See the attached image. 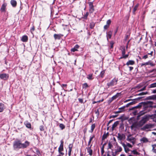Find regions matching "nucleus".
<instances>
[{
	"label": "nucleus",
	"instance_id": "1",
	"mask_svg": "<svg viewBox=\"0 0 156 156\" xmlns=\"http://www.w3.org/2000/svg\"><path fill=\"white\" fill-rule=\"evenodd\" d=\"M30 142L27 140L25 141L24 143H22L21 141L17 140L15 141L13 143L14 150L17 151L21 148H25L29 146Z\"/></svg>",
	"mask_w": 156,
	"mask_h": 156
},
{
	"label": "nucleus",
	"instance_id": "2",
	"mask_svg": "<svg viewBox=\"0 0 156 156\" xmlns=\"http://www.w3.org/2000/svg\"><path fill=\"white\" fill-rule=\"evenodd\" d=\"M151 103L150 101H147L146 102H141L139 103L138 105L136 106L133 107L132 109L133 110L135 108H138L141 107L142 106L144 109V111H141L140 112V115H142L147 112V109L150 108L148 105L147 104L150 103Z\"/></svg>",
	"mask_w": 156,
	"mask_h": 156
},
{
	"label": "nucleus",
	"instance_id": "3",
	"mask_svg": "<svg viewBox=\"0 0 156 156\" xmlns=\"http://www.w3.org/2000/svg\"><path fill=\"white\" fill-rule=\"evenodd\" d=\"M122 150V148L121 146L117 145L115 147L114 150L115 152H113V150H112V156H116L118 155L120 152H121Z\"/></svg>",
	"mask_w": 156,
	"mask_h": 156
},
{
	"label": "nucleus",
	"instance_id": "4",
	"mask_svg": "<svg viewBox=\"0 0 156 156\" xmlns=\"http://www.w3.org/2000/svg\"><path fill=\"white\" fill-rule=\"evenodd\" d=\"M120 49L122 53V56H121L120 58H119V59H122V58H124L126 59L129 56V54H126L125 55L126 53V49L125 46H121L120 47Z\"/></svg>",
	"mask_w": 156,
	"mask_h": 156
},
{
	"label": "nucleus",
	"instance_id": "5",
	"mask_svg": "<svg viewBox=\"0 0 156 156\" xmlns=\"http://www.w3.org/2000/svg\"><path fill=\"white\" fill-rule=\"evenodd\" d=\"M148 120V117L147 116H144L142 119L137 123V126L139 127H141Z\"/></svg>",
	"mask_w": 156,
	"mask_h": 156
},
{
	"label": "nucleus",
	"instance_id": "6",
	"mask_svg": "<svg viewBox=\"0 0 156 156\" xmlns=\"http://www.w3.org/2000/svg\"><path fill=\"white\" fill-rule=\"evenodd\" d=\"M118 80L115 78H114L111 82L107 83V88H109L110 87H112L116 85L117 83Z\"/></svg>",
	"mask_w": 156,
	"mask_h": 156
},
{
	"label": "nucleus",
	"instance_id": "7",
	"mask_svg": "<svg viewBox=\"0 0 156 156\" xmlns=\"http://www.w3.org/2000/svg\"><path fill=\"white\" fill-rule=\"evenodd\" d=\"M154 125L152 124H146L141 129L143 130H145L147 129H149L153 127Z\"/></svg>",
	"mask_w": 156,
	"mask_h": 156
},
{
	"label": "nucleus",
	"instance_id": "8",
	"mask_svg": "<svg viewBox=\"0 0 156 156\" xmlns=\"http://www.w3.org/2000/svg\"><path fill=\"white\" fill-rule=\"evenodd\" d=\"M117 137L118 140L121 141L122 140H124L125 139L126 136L123 133L121 134L118 133Z\"/></svg>",
	"mask_w": 156,
	"mask_h": 156
},
{
	"label": "nucleus",
	"instance_id": "9",
	"mask_svg": "<svg viewBox=\"0 0 156 156\" xmlns=\"http://www.w3.org/2000/svg\"><path fill=\"white\" fill-rule=\"evenodd\" d=\"M9 78V75L6 73L0 74V78L4 80H6Z\"/></svg>",
	"mask_w": 156,
	"mask_h": 156
},
{
	"label": "nucleus",
	"instance_id": "10",
	"mask_svg": "<svg viewBox=\"0 0 156 156\" xmlns=\"http://www.w3.org/2000/svg\"><path fill=\"white\" fill-rule=\"evenodd\" d=\"M89 11L90 13H92L94 11V7L93 5V3L92 2H89Z\"/></svg>",
	"mask_w": 156,
	"mask_h": 156
},
{
	"label": "nucleus",
	"instance_id": "11",
	"mask_svg": "<svg viewBox=\"0 0 156 156\" xmlns=\"http://www.w3.org/2000/svg\"><path fill=\"white\" fill-rule=\"evenodd\" d=\"M126 140L132 143L133 144H134L135 142L136 139L134 137H129V138H127Z\"/></svg>",
	"mask_w": 156,
	"mask_h": 156
},
{
	"label": "nucleus",
	"instance_id": "12",
	"mask_svg": "<svg viewBox=\"0 0 156 156\" xmlns=\"http://www.w3.org/2000/svg\"><path fill=\"white\" fill-rule=\"evenodd\" d=\"M60 144L58 148V152H62L63 151V143L64 141L63 140H61L60 141Z\"/></svg>",
	"mask_w": 156,
	"mask_h": 156
},
{
	"label": "nucleus",
	"instance_id": "13",
	"mask_svg": "<svg viewBox=\"0 0 156 156\" xmlns=\"http://www.w3.org/2000/svg\"><path fill=\"white\" fill-rule=\"evenodd\" d=\"M92 146V144H91L90 146H88L86 148V149L87 150V152L90 156H91L93 154V150L91 149Z\"/></svg>",
	"mask_w": 156,
	"mask_h": 156
},
{
	"label": "nucleus",
	"instance_id": "14",
	"mask_svg": "<svg viewBox=\"0 0 156 156\" xmlns=\"http://www.w3.org/2000/svg\"><path fill=\"white\" fill-rule=\"evenodd\" d=\"M7 5V3L5 2H4L3 4L0 9V11L1 12H5L6 11V8Z\"/></svg>",
	"mask_w": 156,
	"mask_h": 156
},
{
	"label": "nucleus",
	"instance_id": "15",
	"mask_svg": "<svg viewBox=\"0 0 156 156\" xmlns=\"http://www.w3.org/2000/svg\"><path fill=\"white\" fill-rule=\"evenodd\" d=\"M125 111V107L122 106L121 108H118V111H117L114 112V113L115 114H118L121 113Z\"/></svg>",
	"mask_w": 156,
	"mask_h": 156
},
{
	"label": "nucleus",
	"instance_id": "16",
	"mask_svg": "<svg viewBox=\"0 0 156 156\" xmlns=\"http://www.w3.org/2000/svg\"><path fill=\"white\" fill-rule=\"evenodd\" d=\"M73 147V144H70L68 147L69 151H68V155L69 156H70L71 155V151H72V148Z\"/></svg>",
	"mask_w": 156,
	"mask_h": 156
},
{
	"label": "nucleus",
	"instance_id": "17",
	"mask_svg": "<svg viewBox=\"0 0 156 156\" xmlns=\"http://www.w3.org/2000/svg\"><path fill=\"white\" fill-rule=\"evenodd\" d=\"M80 47L79 46L78 44H76L73 48H72L71 49V52H74L76 51H78L77 49Z\"/></svg>",
	"mask_w": 156,
	"mask_h": 156
},
{
	"label": "nucleus",
	"instance_id": "18",
	"mask_svg": "<svg viewBox=\"0 0 156 156\" xmlns=\"http://www.w3.org/2000/svg\"><path fill=\"white\" fill-rule=\"evenodd\" d=\"M28 40V37L27 35L23 36L21 39V40L23 42H26Z\"/></svg>",
	"mask_w": 156,
	"mask_h": 156
},
{
	"label": "nucleus",
	"instance_id": "19",
	"mask_svg": "<svg viewBox=\"0 0 156 156\" xmlns=\"http://www.w3.org/2000/svg\"><path fill=\"white\" fill-rule=\"evenodd\" d=\"M62 35L61 34H55L54 35V37L55 40L58 39L60 40L61 38V37Z\"/></svg>",
	"mask_w": 156,
	"mask_h": 156
},
{
	"label": "nucleus",
	"instance_id": "20",
	"mask_svg": "<svg viewBox=\"0 0 156 156\" xmlns=\"http://www.w3.org/2000/svg\"><path fill=\"white\" fill-rule=\"evenodd\" d=\"M141 143H146L148 142V139L145 137H143L140 139Z\"/></svg>",
	"mask_w": 156,
	"mask_h": 156
},
{
	"label": "nucleus",
	"instance_id": "21",
	"mask_svg": "<svg viewBox=\"0 0 156 156\" xmlns=\"http://www.w3.org/2000/svg\"><path fill=\"white\" fill-rule=\"evenodd\" d=\"M119 121H116L112 125V130L113 131L114 129L119 124Z\"/></svg>",
	"mask_w": 156,
	"mask_h": 156
},
{
	"label": "nucleus",
	"instance_id": "22",
	"mask_svg": "<svg viewBox=\"0 0 156 156\" xmlns=\"http://www.w3.org/2000/svg\"><path fill=\"white\" fill-rule=\"evenodd\" d=\"M135 64V62L133 60H130L127 62L126 65L129 66V65H132Z\"/></svg>",
	"mask_w": 156,
	"mask_h": 156
},
{
	"label": "nucleus",
	"instance_id": "23",
	"mask_svg": "<svg viewBox=\"0 0 156 156\" xmlns=\"http://www.w3.org/2000/svg\"><path fill=\"white\" fill-rule=\"evenodd\" d=\"M10 3L14 7H16L17 5V2L16 0H11L10 1Z\"/></svg>",
	"mask_w": 156,
	"mask_h": 156
},
{
	"label": "nucleus",
	"instance_id": "24",
	"mask_svg": "<svg viewBox=\"0 0 156 156\" xmlns=\"http://www.w3.org/2000/svg\"><path fill=\"white\" fill-rule=\"evenodd\" d=\"M122 145L126 153H127L130 150L124 143H122Z\"/></svg>",
	"mask_w": 156,
	"mask_h": 156
},
{
	"label": "nucleus",
	"instance_id": "25",
	"mask_svg": "<svg viewBox=\"0 0 156 156\" xmlns=\"http://www.w3.org/2000/svg\"><path fill=\"white\" fill-rule=\"evenodd\" d=\"M147 99L148 100H155L156 99V95L148 96L147 97Z\"/></svg>",
	"mask_w": 156,
	"mask_h": 156
},
{
	"label": "nucleus",
	"instance_id": "26",
	"mask_svg": "<svg viewBox=\"0 0 156 156\" xmlns=\"http://www.w3.org/2000/svg\"><path fill=\"white\" fill-rule=\"evenodd\" d=\"M24 124L28 128H31V125L30 123L28 121H26L25 122Z\"/></svg>",
	"mask_w": 156,
	"mask_h": 156
},
{
	"label": "nucleus",
	"instance_id": "27",
	"mask_svg": "<svg viewBox=\"0 0 156 156\" xmlns=\"http://www.w3.org/2000/svg\"><path fill=\"white\" fill-rule=\"evenodd\" d=\"M107 39L108 40V38H111L112 37V31H109L108 32H107Z\"/></svg>",
	"mask_w": 156,
	"mask_h": 156
},
{
	"label": "nucleus",
	"instance_id": "28",
	"mask_svg": "<svg viewBox=\"0 0 156 156\" xmlns=\"http://www.w3.org/2000/svg\"><path fill=\"white\" fill-rule=\"evenodd\" d=\"M124 129V125L122 122H121L119 124V130L121 131H122Z\"/></svg>",
	"mask_w": 156,
	"mask_h": 156
},
{
	"label": "nucleus",
	"instance_id": "29",
	"mask_svg": "<svg viewBox=\"0 0 156 156\" xmlns=\"http://www.w3.org/2000/svg\"><path fill=\"white\" fill-rule=\"evenodd\" d=\"M4 105L2 103H0V112H2L4 109Z\"/></svg>",
	"mask_w": 156,
	"mask_h": 156
},
{
	"label": "nucleus",
	"instance_id": "30",
	"mask_svg": "<svg viewBox=\"0 0 156 156\" xmlns=\"http://www.w3.org/2000/svg\"><path fill=\"white\" fill-rule=\"evenodd\" d=\"M108 136V133H105L102 136V140H105L106 139Z\"/></svg>",
	"mask_w": 156,
	"mask_h": 156
},
{
	"label": "nucleus",
	"instance_id": "31",
	"mask_svg": "<svg viewBox=\"0 0 156 156\" xmlns=\"http://www.w3.org/2000/svg\"><path fill=\"white\" fill-rule=\"evenodd\" d=\"M121 93H117L114 96H113L112 97V98L114 100H115L119 96V95H120Z\"/></svg>",
	"mask_w": 156,
	"mask_h": 156
},
{
	"label": "nucleus",
	"instance_id": "32",
	"mask_svg": "<svg viewBox=\"0 0 156 156\" xmlns=\"http://www.w3.org/2000/svg\"><path fill=\"white\" fill-rule=\"evenodd\" d=\"M94 137V135H93L92 136H90V137L89 140V141L88 142V145H87L88 146H90V144L91 142V141L92 140H93V138Z\"/></svg>",
	"mask_w": 156,
	"mask_h": 156
},
{
	"label": "nucleus",
	"instance_id": "33",
	"mask_svg": "<svg viewBox=\"0 0 156 156\" xmlns=\"http://www.w3.org/2000/svg\"><path fill=\"white\" fill-rule=\"evenodd\" d=\"M95 127V124H93L91 126V131L90 132L92 133Z\"/></svg>",
	"mask_w": 156,
	"mask_h": 156
},
{
	"label": "nucleus",
	"instance_id": "34",
	"mask_svg": "<svg viewBox=\"0 0 156 156\" xmlns=\"http://www.w3.org/2000/svg\"><path fill=\"white\" fill-rule=\"evenodd\" d=\"M59 127L61 130H63L65 128V126L63 124L60 123L59 125Z\"/></svg>",
	"mask_w": 156,
	"mask_h": 156
},
{
	"label": "nucleus",
	"instance_id": "35",
	"mask_svg": "<svg viewBox=\"0 0 156 156\" xmlns=\"http://www.w3.org/2000/svg\"><path fill=\"white\" fill-rule=\"evenodd\" d=\"M138 4H137L133 8V13H134L137 10V9L138 7Z\"/></svg>",
	"mask_w": 156,
	"mask_h": 156
},
{
	"label": "nucleus",
	"instance_id": "36",
	"mask_svg": "<svg viewBox=\"0 0 156 156\" xmlns=\"http://www.w3.org/2000/svg\"><path fill=\"white\" fill-rule=\"evenodd\" d=\"M152 146L153 147L152 151L153 152L156 153V144L153 145Z\"/></svg>",
	"mask_w": 156,
	"mask_h": 156
},
{
	"label": "nucleus",
	"instance_id": "37",
	"mask_svg": "<svg viewBox=\"0 0 156 156\" xmlns=\"http://www.w3.org/2000/svg\"><path fill=\"white\" fill-rule=\"evenodd\" d=\"M147 93H148V92H142L138 94H136V96L143 95L146 94Z\"/></svg>",
	"mask_w": 156,
	"mask_h": 156
},
{
	"label": "nucleus",
	"instance_id": "38",
	"mask_svg": "<svg viewBox=\"0 0 156 156\" xmlns=\"http://www.w3.org/2000/svg\"><path fill=\"white\" fill-rule=\"evenodd\" d=\"M92 74H90L88 75L87 76V78L90 80H91L93 79L92 78Z\"/></svg>",
	"mask_w": 156,
	"mask_h": 156
},
{
	"label": "nucleus",
	"instance_id": "39",
	"mask_svg": "<svg viewBox=\"0 0 156 156\" xmlns=\"http://www.w3.org/2000/svg\"><path fill=\"white\" fill-rule=\"evenodd\" d=\"M156 87V82L150 84L149 86L150 88H154Z\"/></svg>",
	"mask_w": 156,
	"mask_h": 156
},
{
	"label": "nucleus",
	"instance_id": "40",
	"mask_svg": "<svg viewBox=\"0 0 156 156\" xmlns=\"http://www.w3.org/2000/svg\"><path fill=\"white\" fill-rule=\"evenodd\" d=\"M95 26V23L94 22H91L90 25V28L93 29Z\"/></svg>",
	"mask_w": 156,
	"mask_h": 156
},
{
	"label": "nucleus",
	"instance_id": "41",
	"mask_svg": "<svg viewBox=\"0 0 156 156\" xmlns=\"http://www.w3.org/2000/svg\"><path fill=\"white\" fill-rule=\"evenodd\" d=\"M148 65H150L151 66H155V64L152 62H151V61L150 60L148 61Z\"/></svg>",
	"mask_w": 156,
	"mask_h": 156
},
{
	"label": "nucleus",
	"instance_id": "42",
	"mask_svg": "<svg viewBox=\"0 0 156 156\" xmlns=\"http://www.w3.org/2000/svg\"><path fill=\"white\" fill-rule=\"evenodd\" d=\"M88 85L87 83H85L83 84V88L86 89L88 87Z\"/></svg>",
	"mask_w": 156,
	"mask_h": 156
},
{
	"label": "nucleus",
	"instance_id": "43",
	"mask_svg": "<svg viewBox=\"0 0 156 156\" xmlns=\"http://www.w3.org/2000/svg\"><path fill=\"white\" fill-rule=\"evenodd\" d=\"M113 147V146L112 144L111 143V142H109L108 143V149H111Z\"/></svg>",
	"mask_w": 156,
	"mask_h": 156
},
{
	"label": "nucleus",
	"instance_id": "44",
	"mask_svg": "<svg viewBox=\"0 0 156 156\" xmlns=\"http://www.w3.org/2000/svg\"><path fill=\"white\" fill-rule=\"evenodd\" d=\"M88 14H89L88 12H87L85 14H84V15L83 16V18L84 19H87V16H88Z\"/></svg>",
	"mask_w": 156,
	"mask_h": 156
},
{
	"label": "nucleus",
	"instance_id": "45",
	"mask_svg": "<svg viewBox=\"0 0 156 156\" xmlns=\"http://www.w3.org/2000/svg\"><path fill=\"white\" fill-rule=\"evenodd\" d=\"M132 153L134 154H139V153L136 150H134L131 151Z\"/></svg>",
	"mask_w": 156,
	"mask_h": 156
},
{
	"label": "nucleus",
	"instance_id": "46",
	"mask_svg": "<svg viewBox=\"0 0 156 156\" xmlns=\"http://www.w3.org/2000/svg\"><path fill=\"white\" fill-rule=\"evenodd\" d=\"M105 73V71L104 70L102 71L100 74V76L101 78H103L104 76V75Z\"/></svg>",
	"mask_w": 156,
	"mask_h": 156
},
{
	"label": "nucleus",
	"instance_id": "47",
	"mask_svg": "<svg viewBox=\"0 0 156 156\" xmlns=\"http://www.w3.org/2000/svg\"><path fill=\"white\" fill-rule=\"evenodd\" d=\"M104 148L103 147V146H102L101 148V154L102 155H103V154L104 153L105 151L104 150Z\"/></svg>",
	"mask_w": 156,
	"mask_h": 156
},
{
	"label": "nucleus",
	"instance_id": "48",
	"mask_svg": "<svg viewBox=\"0 0 156 156\" xmlns=\"http://www.w3.org/2000/svg\"><path fill=\"white\" fill-rule=\"evenodd\" d=\"M111 20H108L107 22H106V25L109 26L110 25V24L111 23Z\"/></svg>",
	"mask_w": 156,
	"mask_h": 156
},
{
	"label": "nucleus",
	"instance_id": "49",
	"mask_svg": "<svg viewBox=\"0 0 156 156\" xmlns=\"http://www.w3.org/2000/svg\"><path fill=\"white\" fill-rule=\"evenodd\" d=\"M40 129L41 131H44V126L43 125L40 126Z\"/></svg>",
	"mask_w": 156,
	"mask_h": 156
},
{
	"label": "nucleus",
	"instance_id": "50",
	"mask_svg": "<svg viewBox=\"0 0 156 156\" xmlns=\"http://www.w3.org/2000/svg\"><path fill=\"white\" fill-rule=\"evenodd\" d=\"M35 30V27L34 26H33L30 29V32L32 33H33V32Z\"/></svg>",
	"mask_w": 156,
	"mask_h": 156
},
{
	"label": "nucleus",
	"instance_id": "51",
	"mask_svg": "<svg viewBox=\"0 0 156 156\" xmlns=\"http://www.w3.org/2000/svg\"><path fill=\"white\" fill-rule=\"evenodd\" d=\"M147 65H148V62L144 63H142L141 65V66H146Z\"/></svg>",
	"mask_w": 156,
	"mask_h": 156
},
{
	"label": "nucleus",
	"instance_id": "52",
	"mask_svg": "<svg viewBox=\"0 0 156 156\" xmlns=\"http://www.w3.org/2000/svg\"><path fill=\"white\" fill-rule=\"evenodd\" d=\"M113 101V99L111 98H110L108 100V104L111 103L112 101Z\"/></svg>",
	"mask_w": 156,
	"mask_h": 156
},
{
	"label": "nucleus",
	"instance_id": "53",
	"mask_svg": "<svg viewBox=\"0 0 156 156\" xmlns=\"http://www.w3.org/2000/svg\"><path fill=\"white\" fill-rule=\"evenodd\" d=\"M148 57V55L147 54L142 57V58L144 59H146Z\"/></svg>",
	"mask_w": 156,
	"mask_h": 156
},
{
	"label": "nucleus",
	"instance_id": "54",
	"mask_svg": "<svg viewBox=\"0 0 156 156\" xmlns=\"http://www.w3.org/2000/svg\"><path fill=\"white\" fill-rule=\"evenodd\" d=\"M95 114H97V116H98L99 115V112L98 109L95 111Z\"/></svg>",
	"mask_w": 156,
	"mask_h": 156
},
{
	"label": "nucleus",
	"instance_id": "55",
	"mask_svg": "<svg viewBox=\"0 0 156 156\" xmlns=\"http://www.w3.org/2000/svg\"><path fill=\"white\" fill-rule=\"evenodd\" d=\"M145 88H146V87L145 86L143 88H142V89H141L140 90H139L138 91V92H140V91H143V90H144L145 89Z\"/></svg>",
	"mask_w": 156,
	"mask_h": 156
},
{
	"label": "nucleus",
	"instance_id": "56",
	"mask_svg": "<svg viewBox=\"0 0 156 156\" xmlns=\"http://www.w3.org/2000/svg\"><path fill=\"white\" fill-rule=\"evenodd\" d=\"M59 153V155H61V156H63L64 154V153L63 152H58Z\"/></svg>",
	"mask_w": 156,
	"mask_h": 156
},
{
	"label": "nucleus",
	"instance_id": "57",
	"mask_svg": "<svg viewBox=\"0 0 156 156\" xmlns=\"http://www.w3.org/2000/svg\"><path fill=\"white\" fill-rule=\"evenodd\" d=\"M109 26L107 25H106L104 26V29L105 30L107 29L109 27Z\"/></svg>",
	"mask_w": 156,
	"mask_h": 156
},
{
	"label": "nucleus",
	"instance_id": "58",
	"mask_svg": "<svg viewBox=\"0 0 156 156\" xmlns=\"http://www.w3.org/2000/svg\"><path fill=\"white\" fill-rule=\"evenodd\" d=\"M126 145L127 146V147L128 146L130 147H132V145L129 143H127Z\"/></svg>",
	"mask_w": 156,
	"mask_h": 156
},
{
	"label": "nucleus",
	"instance_id": "59",
	"mask_svg": "<svg viewBox=\"0 0 156 156\" xmlns=\"http://www.w3.org/2000/svg\"><path fill=\"white\" fill-rule=\"evenodd\" d=\"M135 103H136L135 101H133L132 102H130L129 103V104L130 105H132Z\"/></svg>",
	"mask_w": 156,
	"mask_h": 156
},
{
	"label": "nucleus",
	"instance_id": "60",
	"mask_svg": "<svg viewBox=\"0 0 156 156\" xmlns=\"http://www.w3.org/2000/svg\"><path fill=\"white\" fill-rule=\"evenodd\" d=\"M129 36L128 35H126V37L125 38V41H126L127 39L129 38Z\"/></svg>",
	"mask_w": 156,
	"mask_h": 156
},
{
	"label": "nucleus",
	"instance_id": "61",
	"mask_svg": "<svg viewBox=\"0 0 156 156\" xmlns=\"http://www.w3.org/2000/svg\"><path fill=\"white\" fill-rule=\"evenodd\" d=\"M153 53V51H151L150 53H148V54H147L148 55H151V56H152Z\"/></svg>",
	"mask_w": 156,
	"mask_h": 156
},
{
	"label": "nucleus",
	"instance_id": "62",
	"mask_svg": "<svg viewBox=\"0 0 156 156\" xmlns=\"http://www.w3.org/2000/svg\"><path fill=\"white\" fill-rule=\"evenodd\" d=\"M129 71H131L133 69V67L132 66H129Z\"/></svg>",
	"mask_w": 156,
	"mask_h": 156
},
{
	"label": "nucleus",
	"instance_id": "63",
	"mask_svg": "<svg viewBox=\"0 0 156 156\" xmlns=\"http://www.w3.org/2000/svg\"><path fill=\"white\" fill-rule=\"evenodd\" d=\"M110 47L111 48H112L113 46V43L112 42L110 43Z\"/></svg>",
	"mask_w": 156,
	"mask_h": 156
},
{
	"label": "nucleus",
	"instance_id": "64",
	"mask_svg": "<svg viewBox=\"0 0 156 156\" xmlns=\"http://www.w3.org/2000/svg\"><path fill=\"white\" fill-rule=\"evenodd\" d=\"M107 156H111L110 155V151H108L107 152Z\"/></svg>",
	"mask_w": 156,
	"mask_h": 156
}]
</instances>
